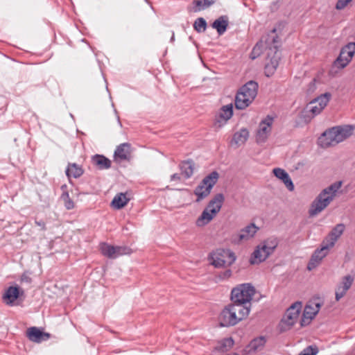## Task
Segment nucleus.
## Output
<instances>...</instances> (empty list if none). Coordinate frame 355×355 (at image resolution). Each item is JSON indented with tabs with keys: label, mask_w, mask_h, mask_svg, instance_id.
<instances>
[{
	"label": "nucleus",
	"mask_w": 355,
	"mask_h": 355,
	"mask_svg": "<svg viewBox=\"0 0 355 355\" xmlns=\"http://www.w3.org/2000/svg\"><path fill=\"white\" fill-rule=\"evenodd\" d=\"M354 130L352 125L333 127L326 130L318 139V144L322 148L334 146L349 137Z\"/></svg>",
	"instance_id": "obj_1"
},
{
	"label": "nucleus",
	"mask_w": 355,
	"mask_h": 355,
	"mask_svg": "<svg viewBox=\"0 0 355 355\" xmlns=\"http://www.w3.org/2000/svg\"><path fill=\"white\" fill-rule=\"evenodd\" d=\"M250 313L249 306L232 303L226 306L219 315V323L221 327H229L238 324L245 319Z\"/></svg>",
	"instance_id": "obj_2"
},
{
	"label": "nucleus",
	"mask_w": 355,
	"mask_h": 355,
	"mask_svg": "<svg viewBox=\"0 0 355 355\" xmlns=\"http://www.w3.org/2000/svg\"><path fill=\"white\" fill-rule=\"evenodd\" d=\"M275 29H273L272 34L268 35L266 40L267 49V61L265 65V74L270 77L276 71L280 60V53L279 52V40L275 35Z\"/></svg>",
	"instance_id": "obj_3"
},
{
	"label": "nucleus",
	"mask_w": 355,
	"mask_h": 355,
	"mask_svg": "<svg viewBox=\"0 0 355 355\" xmlns=\"http://www.w3.org/2000/svg\"><path fill=\"white\" fill-rule=\"evenodd\" d=\"M342 184V181H338L324 189L312 202L309 215L313 216L323 211L334 199Z\"/></svg>",
	"instance_id": "obj_4"
},
{
	"label": "nucleus",
	"mask_w": 355,
	"mask_h": 355,
	"mask_svg": "<svg viewBox=\"0 0 355 355\" xmlns=\"http://www.w3.org/2000/svg\"><path fill=\"white\" fill-rule=\"evenodd\" d=\"M258 84L253 80L248 81L237 92L235 96V107L244 110L254 100L257 95Z\"/></svg>",
	"instance_id": "obj_5"
},
{
	"label": "nucleus",
	"mask_w": 355,
	"mask_h": 355,
	"mask_svg": "<svg viewBox=\"0 0 355 355\" xmlns=\"http://www.w3.org/2000/svg\"><path fill=\"white\" fill-rule=\"evenodd\" d=\"M224 200L225 197L223 193L215 195L196 220V226L203 227L211 222L220 211Z\"/></svg>",
	"instance_id": "obj_6"
},
{
	"label": "nucleus",
	"mask_w": 355,
	"mask_h": 355,
	"mask_svg": "<svg viewBox=\"0 0 355 355\" xmlns=\"http://www.w3.org/2000/svg\"><path fill=\"white\" fill-rule=\"evenodd\" d=\"M255 293V289L250 284H241L234 288L231 292L233 303L250 308V302Z\"/></svg>",
	"instance_id": "obj_7"
},
{
	"label": "nucleus",
	"mask_w": 355,
	"mask_h": 355,
	"mask_svg": "<svg viewBox=\"0 0 355 355\" xmlns=\"http://www.w3.org/2000/svg\"><path fill=\"white\" fill-rule=\"evenodd\" d=\"M218 178V173L212 171L203 178L194 190V194L197 196V202H200L210 194L211 189L217 182Z\"/></svg>",
	"instance_id": "obj_8"
},
{
	"label": "nucleus",
	"mask_w": 355,
	"mask_h": 355,
	"mask_svg": "<svg viewBox=\"0 0 355 355\" xmlns=\"http://www.w3.org/2000/svg\"><path fill=\"white\" fill-rule=\"evenodd\" d=\"M211 263L216 268L231 266L235 261L234 253L227 249H218L211 256Z\"/></svg>",
	"instance_id": "obj_9"
},
{
	"label": "nucleus",
	"mask_w": 355,
	"mask_h": 355,
	"mask_svg": "<svg viewBox=\"0 0 355 355\" xmlns=\"http://www.w3.org/2000/svg\"><path fill=\"white\" fill-rule=\"evenodd\" d=\"M302 309L301 302H295L286 311L282 318L279 327L282 331H286L291 329L297 321Z\"/></svg>",
	"instance_id": "obj_10"
},
{
	"label": "nucleus",
	"mask_w": 355,
	"mask_h": 355,
	"mask_svg": "<svg viewBox=\"0 0 355 355\" xmlns=\"http://www.w3.org/2000/svg\"><path fill=\"white\" fill-rule=\"evenodd\" d=\"M355 53V42H349L342 48L340 55L334 62L338 68L345 67L352 59Z\"/></svg>",
	"instance_id": "obj_11"
},
{
	"label": "nucleus",
	"mask_w": 355,
	"mask_h": 355,
	"mask_svg": "<svg viewBox=\"0 0 355 355\" xmlns=\"http://www.w3.org/2000/svg\"><path fill=\"white\" fill-rule=\"evenodd\" d=\"M273 120V117L268 115L259 123L256 134V141L258 144L264 143L268 139L271 132Z\"/></svg>",
	"instance_id": "obj_12"
},
{
	"label": "nucleus",
	"mask_w": 355,
	"mask_h": 355,
	"mask_svg": "<svg viewBox=\"0 0 355 355\" xmlns=\"http://www.w3.org/2000/svg\"><path fill=\"white\" fill-rule=\"evenodd\" d=\"M259 227L254 223H250L244 228L241 229L239 232L234 234L232 237V241L234 243L239 244L244 241H249L254 237Z\"/></svg>",
	"instance_id": "obj_13"
},
{
	"label": "nucleus",
	"mask_w": 355,
	"mask_h": 355,
	"mask_svg": "<svg viewBox=\"0 0 355 355\" xmlns=\"http://www.w3.org/2000/svg\"><path fill=\"white\" fill-rule=\"evenodd\" d=\"M328 252L329 251L327 250V248H323L322 246L320 248L315 250L309 261L307 269L309 270H312L318 266L322 260L328 254Z\"/></svg>",
	"instance_id": "obj_14"
},
{
	"label": "nucleus",
	"mask_w": 355,
	"mask_h": 355,
	"mask_svg": "<svg viewBox=\"0 0 355 355\" xmlns=\"http://www.w3.org/2000/svg\"><path fill=\"white\" fill-rule=\"evenodd\" d=\"M354 282V277L348 275L343 277L336 291V300L339 301L350 288Z\"/></svg>",
	"instance_id": "obj_15"
},
{
	"label": "nucleus",
	"mask_w": 355,
	"mask_h": 355,
	"mask_svg": "<svg viewBox=\"0 0 355 355\" xmlns=\"http://www.w3.org/2000/svg\"><path fill=\"white\" fill-rule=\"evenodd\" d=\"M130 148L131 145L129 143H123L118 146L114 154L115 160L121 162L129 159L131 153Z\"/></svg>",
	"instance_id": "obj_16"
},
{
	"label": "nucleus",
	"mask_w": 355,
	"mask_h": 355,
	"mask_svg": "<svg viewBox=\"0 0 355 355\" xmlns=\"http://www.w3.org/2000/svg\"><path fill=\"white\" fill-rule=\"evenodd\" d=\"M27 337L28 339L35 343H41L49 338V334L41 331L38 328L33 327L28 329Z\"/></svg>",
	"instance_id": "obj_17"
},
{
	"label": "nucleus",
	"mask_w": 355,
	"mask_h": 355,
	"mask_svg": "<svg viewBox=\"0 0 355 355\" xmlns=\"http://www.w3.org/2000/svg\"><path fill=\"white\" fill-rule=\"evenodd\" d=\"M270 254L261 244L253 252L250 258L252 264L259 263L265 261Z\"/></svg>",
	"instance_id": "obj_18"
},
{
	"label": "nucleus",
	"mask_w": 355,
	"mask_h": 355,
	"mask_svg": "<svg viewBox=\"0 0 355 355\" xmlns=\"http://www.w3.org/2000/svg\"><path fill=\"white\" fill-rule=\"evenodd\" d=\"M274 175L279 180H282L286 188L290 191L294 190V184L288 173L284 169L275 168L273 169Z\"/></svg>",
	"instance_id": "obj_19"
},
{
	"label": "nucleus",
	"mask_w": 355,
	"mask_h": 355,
	"mask_svg": "<svg viewBox=\"0 0 355 355\" xmlns=\"http://www.w3.org/2000/svg\"><path fill=\"white\" fill-rule=\"evenodd\" d=\"M19 294L20 290L18 286H10L6 290L3 295V301L6 304L13 305Z\"/></svg>",
	"instance_id": "obj_20"
},
{
	"label": "nucleus",
	"mask_w": 355,
	"mask_h": 355,
	"mask_svg": "<svg viewBox=\"0 0 355 355\" xmlns=\"http://www.w3.org/2000/svg\"><path fill=\"white\" fill-rule=\"evenodd\" d=\"M233 115V105L229 104L224 105L221 107L219 114L218 119L216 121L217 123H219V126L223 125Z\"/></svg>",
	"instance_id": "obj_21"
},
{
	"label": "nucleus",
	"mask_w": 355,
	"mask_h": 355,
	"mask_svg": "<svg viewBox=\"0 0 355 355\" xmlns=\"http://www.w3.org/2000/svg\"><path fill=\"white\" fill-rule=\"evenodd\" d=\"M266 343V339L263 336H260L253 339L246 347V351L249 354L255 353L263 349Z\"/></svg>",
	"instance_id": "obj_22"
},
{
	"label": "nucleus",
	"mask_w": 355,
	"mask_h": 355,
	"mask_svg": "<svg viewBox=\"0 0 355 355\" xmlns=\"http://www.w3.org/2000/svg\"><path fill=\"white\" fill-rule=\"evenodd\" d=\"M92 162L98 169H108L111 166V161L104 155H96L92 157Z\"/></svg>",
	"instance_id": "obj_23"
},
{
	"label": "nucleus",
	"mask_w": 355,
	"mask_h": 355,
	"mask_svg": "<svg viewBox=\"0 0 355 355\" xmlns=\"http://www.w3.org/2000/svg\"><path fill=\"white\" fill-rule=\"evenodd\" d=\"M249 137V132L246 128H242L239 131L236 132L232 140L237 146L243 145L245 143Z\"/></svg>",
	"instance_id": "obj_24"
},
{
	"label": "nucleus",
	"mask_w": 355,
	"mask_h": 355,
	"mask_svg": "<svg viewBox=\"0 0 355 355\" xmlns=\"http://www.w3.org/2000/svg\"><path fill=\"white\" fill-rule=\"evenodd\" d=\"M227 26L228 20L226 16L220 17L212 24V27L216 29L219 35H223L226 31Z\"/></svg>",
	"instance_id": "obj_25"
},
{
	"label": "nucleus",
	"mask_w": 355,
	"mask_h": 355,
	"mask_svg": "<svg viewBox=\"0 0 355 355\" xmlns=\"http://www.w3.org/2000/svg\"><path fill=\"white\" fill-rule=\"evenodd\" d=\"M180 168L182 174L186 179H188L191 178L193 173L194 163L191 159L184 161L180 164Z\"/></svg>",
	"instance_id": "obj_26"
},
{
	"label": "nucleus",
	"mask_w": 355,
	"mask_h": 355,
	"mask_svg": "<svg viewBox=\"0 0 355 355\" xmlns=\"http://www.w3.org/2000/svg\"><path fill=\"white\" fill-rule=\"evenodd\" d=\"M320 305L319 303L308 304L305 306L303 316L304 318L311 320L318 313Z\"/></svg>",
	"instance_id": "obj_27"
},
{
	"label": "nucleus",
	"mask_w": 355,
	"mask_h": 355,
	"mask_svg": "<svg viewBox=\"0 0 355 355\" xmlns=\"http://www.w3.org/2000/svg\"><path fill=\"white\" fill-rule=\"evenodd\" d=\"M128 201L129 198H127L126 195L120 193L114 196L112 201V205L114 208L119 209L125 206Z\"/></svg>",
	"instance_id": "obj_28"
},
{
	"label": "nucleus",
	"mask_w": 355,
	"mask_h": 355,
	"mask_svg": "<svg viewBox=\"0 0 355 355\" xmlns=\"http://www.w3.org/2000/svg\"><path fill=\"white\" fill-rule=\"evenodd\" d=\"M83 173V168L76 164H69L66 170V174L69 178L72 176L74 178H78L80 177Z\"/></svg>",
	"instance_id": "obj_29"
},
{
	"label": "nucleus",
	"mask_w": 355,
	"mask_h": 355,
	"mask_svg": "<svg viewBox=\"0 0 355 355\" xmlns=\"http://www.w3.org/2000/svg\"><path fill=\"white\" fill-rule=\"evenodd\" d=\"M100 249L104 256L110 259H116L115 246L103 243L101 244Z\"/></svg>",
	"instance_id": "obj_30"
},
{
	"label": "nucleus",
	"mask_w": 355,
	"mask_h": 355,
	"mask_svg": "<svg viewBox=\"0 0 355 355\" xmlns=\"http://www.w3.org/2000/svg\"><path fill=\"white\" fill-rule=\"evenodd\" d=\"M234 340L232 338H226L220 341L215 349L217 351L227 352L234 345Z\"/></svg>",
	"instance_id": "obj_31"
},
{
	"label": "nucleus",
	"mask_w": 355,
	"mask_h": 355,
	"mask_svg": "<svg viewBox=\"0 0 355 355\" xmlns=\"http://www.w3.org/2000/svg\"><path fill=\"white\" fill-rule=\"evenodd\" d=\"M61 189L63 190V193L61 195V200L64 202V207L67 209L70 210L74 207V203L73 200L70 198L69 193L64 189H67V185H62Z\"/></svg>",
	"instance_id": "obj_32"
},
{
	"label": "nucleus",
	"mask_w": 355,
	"mask_h": 355,
	"mask_svg": "<svg viewBox=\"0 0 355 355\" xmlns=\"http://www.w3.org/2000/svg\"><path fill=\"white\" fill-rule=\"evenodd\" d=\"M215 1L216 0H194V10L195 12H198L205 10L214 4Z\"/></svg>",
	"instance_id": "obj_33"
},
{
	"label": "nucleus",
	"mask_w": 355,
	"mask_h": 355,
	"mask_svg": "<svg viewBox=\"0 0 355 355\" xmlns=\"http://www.w3.org/2000/svg\"><path fill=\"white\" fill-rule=\"evenodd\" d=\"M261 245L271 254L278 245L275 238H270L264 241Z\"/></svg>",
	"instance_id": "obj_34"
},
{
	"label": "nucleus",
	"mask_w": 355,
	"mask_h": 355,
	"mask_svg": "<svg viewBox=\"0 0 355 355\" xmlns=\"http://www.w3.org/2000/svg\"><path fill=\"white\" fill-rule=\"evenodd\" d=\"M345 229V225L343 223H339L332 229V230L329 233V234L331 236L334 237L336 240H338L344 232Z\"/></svg>",
	"instance_id": "obj_35"
},
{
	"label": "nucleus",
	"mask_w": 355,
	"mask_h": 355,
	"mask_svg": "<svg viewBox=\"0 0 355 355\" xmlns=\"http://www.w3.org/2000/svg\"><path fill=\"white\" fill-rule=\"evenodd\" d=\"M331 98V94L329 93H325L324 94L320 95L318 98L313 100L315 102L318 106L322 107V110L326 107L328 102L329 101Z\"/></svg>",
	"instance_id": "obj_36"
},
{
	"label": "nucleus",
	"mask_w": 355,
	"mask_h": 355,
	"mask_svg": "<svg viewBox=\"0 0 355 355\" xmlns=\"http://www.w3.org/2000/svg\"><path fill=\"white\" fill-rule=\"evenodd\" d=\"M193 27H194V29L198 32V33H201V32H203L205 31L206 29V27H207V22L206 21L202 18V17H200V18H198L195 22H194V24H193Z\"/></svg>",
	"instance_id": "obj_37"
},
{
	"label": "nucleus",
	"mask_w": 355,
	"mask_h": 355,
	"mask_svg": "<svg viewBox=\"0 0 355 355\" xmlns=\"http://www.w3.org/2000/svg\"><path fill=\"white\" fill-rule=\"evenodd\" d=\"M336 241L337 240L328 234L322 242L321 246L323 248H327V250L329 251L330 248L334 246Z\"/></svg>",
	"instance_id": "obj_38"
},
{
	"label": "nucleus",
	"mask_w": 355,
	"mask_h": 355,
	"mask_svg": "<svg viewBox=\"0 0 355 355\" xmlns=\"http://www.w3.org/2000/svg\"><path fill=\"white\" fill-rule=\"evenodd\" d=\"M307 109L313 116H315L321 112L322 107L318 106L315 102L311 101L308 105Z\"/></svg>",
	"instance_id": "obj_39"
},
{
	"label": "nucleus",
	"mask_w": 355,
	"mask_h": 355,
	"mask_svg": "<svg viewBox=\"0 0 355 355\" xmlns=\"http://www.w3.org/2000/svg\"><path fill=\"white\" fill-rule=\"evenodd\" d=\"M131 250L128 247L126 246H115V254L116 258L125 255L130 254L131 253Z\"/></svg>",
	"instance_id": "obj_40"
},
{
	"label": "nucleus",
	"mask_w": 355,
	"mask_h": 355,
	"mask_svg": "<svg viewBox=\"0 0 355 355\" xmlns=\"http://www.w3.org/2000/svg\"><path fill=\"white\" fill-rule=\"evenodd\" d=\"M318 350L317 347H313L312 346H309L306 347L302 353L299 355H316Z\"/></svg>",
	"instance_id": "obj_41"
},
{
	"label": "nucleus",
	"mask_w": 355,
	"mask_h": 355,
	"mask_svg": "<svg viewBox=\"0 0 355 355\" xmlns=\"http://www.w3.org/2000/svg\"><path fill=\"white\" fill-rule=\"evenodd\" d=\"M232 276V270L230 269H227L223 272H220L218 274V278L220 280H224L230 278Z\"/></svg>",
	"instance_id": "obj_42"
},
{
	"label": "nucleus",
	"mask_w": 355,
	"mask_h": 355,
	"mask_svg": "<svg viewBox=\"0 0 355 355\" xmlns=\"http://www.w3.org/2000/svg\"><path fill=\"white\" fill-rule=\"evenodd\" d=\"M352 0H338L336 8L337 10H342L345 8L347 4L351 1Z\"/></svg>",
	"instance_id": "obj_43"
},
{
	"label": "nucleus",
	"mask_w": 355,
	"mask_h": 355,
	"mask_svg": "<svg viewBox=\"0 0 355 355\" xmlns=\"http://www.w3.org/2000/svg\"><path fill=\"white\" fill-rule=\"evenodd\" d=\"M181 175L178 173H174L171 176V181H180Z\"/></svg>",
	"instance_id": "obj_44"
},
{
	"label": "nucleus",
	"mask_w": 355,
	"mask_h": 355,
	"mask_svg": "<svg viewBox=\"0 0 355 355\" xmlns=\"http://www.w3.org/2000/svg\"><path fill=\"white\" fill-rule=\"evenodd\" d=\"M35 224L37 226L40 227L42 230H46L45 223H44V221H42V220H40V221L35 220Z\"/></svg>",
	"instance_id": "obj_45"
},
{
	"label": "nucleus",
	"mask_w": 355,
	"mask_h": 355,
	"mask_svg": "<svg viewBox=\"0 0 355 355\" xmlns=\"http://www.w3.org/2000/svg\"><path fill=\"white\" fill-rule=\"evenodd\" d=\"M259 49V44H257V45L253 49L252 53H254Z\"/></svg>",
	"instance_id": "obj_46"
},
{
	"label": "nucleus",
	"mask_w": 355,
	"mask_h": 355,
	"mask_svg": "<svg viewBox=\"0 0 355 355\" xmlns=\"http://www.w3.org/2000/svg\"><path fill=\"white\" fill-rule=\"evenodd\" d=\"M171 40H174V35L172 36Z\"/></svg>",
	"instance_id": "obj_47"
}]
</instances>
